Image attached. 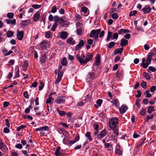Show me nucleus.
<instances>
[{
	"label": "nucleus",
	"mask_w": 156,
	"mask_h": 156,
	"mask_svg": "<svg viewBox=\"0 0 156 156\" xmlns=\"http://www.w3.org/2000/svg\"><path fill=\"white\" fill-rule=\"evenodd\" d=\"M77 59L81 65L86 64L89 61L93 58V55L90 53H88L85 57V59L83 60L85 56L83 53L80 55L77 54L76 55Z\"/></svg>",
	"instance_id": "obj_1"
},
{
	"label": "nucleus",
	"mask_w": 156,
	"mask_h": 156,
	"mask_svg": "<svg viewBox=\"0 0 156 156\" xmlns=\"http://www.w3.org/2000/svg\"><path fill=\"white\" fill-rule=\"evenodd\" d=\"M118 119L116 117L112 118L109 121V127L112 129L116 128L118 123Z\"/></svg>",
	"instance_id": "obj_2"
},
{
	"label": "nucleus",
	"mask_w": 156,
	"mask_h": 156,
	"mask_svg": "<svg viewBox=\"0 0 156 156\" xmlns=\"http://www.w3.org/2000/svg\"><path fill=\"white\" fill-rule=\"evenodd\" d=\"M100 63L101 61L100 59V56L99 55H97L94 64H93L92 67L93 70L94 71H96V70L95 69V67H96L97 68H98V69H100V68L98 67L97 66L100 65Z\"/></svg>",
	"instance_id": "obj_3"
},
{
	"label": "nucleus",
	"mask_w": 156,
	"mask_h": 156,
	"mask_svg": "<svg viewBox=\"0 0 156 156\" xmlns=\"http://www.w3.org/2000/svg\"><path fill=\"white\" fill-rule=\"evenodd\" d=\"M40 47L42 50H45L49 46V43L47 40L42 41L40 44Z\"/></svg>",
	"instance_id": "obj_4"
},
{
	"label": "nucleus",
	"mask_w": 156,
	"mask_h": 156,
	"mask_svg": "<svg viewBox=\"0 0 156 156\" xmlns=\"http://www.w3.org/2000/svg\"><path fill=\"white\" fill-rule=\"evenodd\" d=\"M66 17L65 16H62L60 19L59 23L63 27H65V26L69 24L68 22L65 20Z\"/></svg>",
	"instance_id": "obj_5"
},
{
	"label": "nucleus",
	"mask_w": 156,
	"mask_h": 156,
	"mask_svg": "<svg viewBox=\"0 0 156 156\" xmlns=\"http://www.w3.org/2000/svg\"><path fill=\"white\" fill-rule=\"evenodd\" d=\"M65 101V97L64 96H62L57 97L55 101L56 103L60 104L61 103L64 102Z\"/></svg>",
	"instance_id": "obj_6"
},
{
	"label": "nucleus",
	"mask_w": 156,
	"mask_h": 156,
	"mask_svg": "<svg viewBox=\"0 0 156 156\" xmlns=\"http://www.w3.org/2000/svg\"><path fill=\"white\" fill-rule=\"evenodd\" d=\"M106 134V130H103L100 132L99 134L97 135L96 138L98 140H101Z\"/></svg>",
	"instance_id": "obj_7"
},
{
	"label": "nucleus",
	"mask_w": 156,
	"mask_h": 156,
	"mask_svg": "<svg viewBox=\"0 0 156 156\" xmlns=\"http://www.w3.org/2000/svg\"><path fill=\"white\" fill-rule=\"evenodd\" d=\"M70 137H68L66 136H65L63 140V143L65 144H73L72 143V140H70L69 139Z\"/></svg>",
	"instance_id": "obj_8"
},
{
	"label": "nucleus",
	"mask_w": 156,
	"mask_h": 156,
	"mask_svg": "<svg viewBox=\"0 0 156 156\" xmlns=\"http://www.w3.org/2000/svg\"><path fill=\"white\" fill-rule=\"evenodd\" d=\"M17 36L18 39L19 40H21L23 37V31H19L18 30H17Z\"/></svg>",
	"instance_id": "obj_9"
},
{
	"label": "nucleus",
	"mask_w": 156,
	"mask_h": 156,
	"mask_svg": "<svg viewBox=\"0 0 156 156\" xmlns=\"http://www.w3.org/2000/svg\"><path fill=\"white\" fill-rule=\"evenodd\" d=\"M151 9V8L150 7V6L146 5L143 8L142 10L144 13L147 14V13H150Z\"/></svg>",
	"instance_id": "obj_10"
},
{
	"label": "nucleus",
	"mask_w": 156,
	"mask_h": 156,
	"mask_svg": "<svg viewBox=\"0 0 156 156\" xmlns=\"http://www.w3.org/2000/svg\"><path fill=\"white\" fill-rule=\"evenodd\" d=\"M128 108V107L125 105H122L119 109V111L120 113L121 114H123L125 113Z\"/></svg>",
	"instance_id": "obj_11"
},
{
	"label": "nucleus",
	"mask_w": 156,
	"mask_h": 156,
	"mask_svg": "<svg viewBox=\"0 0 156 156\" xmlns=\"http://www.w3.org/2000/svg\"><path fill=\"white\" fill-rule=\"evenodd\" d=\"M115 153L118 155H122V148L117 145L115 148Z\"/></svg>",
	"instance_id": "obj_12"
},
{
	"label": "nucleus",
	"mask_w": 156,
	"mask_h": 156,
	"mask_svg": "<svg viewBox=\"0 0 156 156\" xmlns=\"http://www.w3.org/2000/svg\"><path fill=\"white\" fill-rule=\"evenodd\" d=\"M63 74L62 71H59L58 72V77L56 79V81L55 82V83H58L60 82L62 76Z\"/></svg>",
	"instance_id": "obj_13"
},
{
	"label": "nucleus",
	"mask_w": 156,
	"mask_h": 156,
	"mask_svg": "<svg viewBox=\"0 0 156 156\" xmlns=\"http://www.w3.org/2000/svg\"><path fill=\"white\" fill-rule=\"evenodd\" d=\"M60 37L62 39H65L68 37V34L67 32L64 31L61 32Z\"/></svg>",
	"instance_id": "obj_14"
},
{
	"label": "nucleus",
	"mask_w": 156,
	"mask_h": 156,
	"mask_svg": "<svg viewBox=\"0 0 156 156\" xmlns=\"http://www.w3.org/2000/svg\"><path fill=\"white\" fill-rule=\"evenodd\" d=\"M84 44V42L83 40H81L79 44L76 46L75 50L77 51L79 50V48H80L82 47L83 46Z\"/></svg>",
	"instance_id": "obj_15"
},
{
	"label": "nucleus",
	"mask_w": 156,
	"mask_h": 156,
	"mask_svg": "<svg viewBox=\"0 0 156 156\" xmlns=\"http://www.w3.org/2000/svg\"><path fill=\"white\" fill-rule=\"evenodd\" d=\"M48 127L47 126H45L41 127H39L38 128H36L35 129L36 131H42L43 130L44 131H48Z\"/></svg>",
	"instance_id": "obj_16"
},
{
	"label": "nucleus",
	"mask_w": 156,
	"mask_h": 156,
	"mask_svg": "<svg viewBox=\"0 0 156 156\" xmlns=\"http://www.w3.org/2000/svg\"><path fill=\"white\" fill-rule=\"evenodd\" d=\"M128 44V40L125 39L124 38H122L121 40V43L120 44L121 46L122 47H124Z\"/></svg>",
	"instance_id": "obj_17"
},
{
	"label": "nucleus",
	"mask_w": 156,
	"mask_h": 156,
	"mask_svg": "<svg viewBox=\"0 0 156 156\" xmlns=\"http://www.w3.org/2000/svg\"><path fill=\"white\" fill-rule=\"evenodd\" d=\"M6 22L8 24H11L15 25L16 24V20L15 19H13L12 20L9 19H7L6 20Z\"/></svg>",
	"instance_id": "obj_18"
},
{
	"label": "nucleus",
	"mask_w": 156,
	"mask_h": 156,
	"mask_svg": "<svg viewBox=\"0 0 156 156\" xmlns=\"http://www.w3.org/2000/svg\"><path fill=\"white\" fill-rule=\"evenodd\" d=\"M118 32L119 34H121L122 33H130V31L128 30L121 29L120 30L118 31Z\"/></svg>",
	"instance_id": "obj_19"
},
{
	"label": "nucleus",
	"mask_w": 156,
	"mask_h": 156,
	"mask_svg": "<svg viewBox=\"0 0 156 156\" xmlns=\"http://www.w3.org/2000/svg\"><path fill=\"white\" fill-rule=\"evenodd\" d=\"M91 93L88 94L86 96H85L84 98H85L84 99V101L86 102H87L90 101L91 99Z\"/></svg>",
	"instance_id": "obj_20"
},
{
	"label": "nucleus",
	"mask_w": 156,
	"mask_h": 156,
	"mask_svg": "<svg viewBox=\"0 0 156 156\" xmlns=\"http://www.w3.org/2000/svg\"><path fill=\"white\" fill-rule=\"evenodd\" d=\"M46 58L47 56L45 54L42 55L40 58V61L42 63H44L46 61Z\"/></svg>",
	"instance_id": "obj_21"
},
{
	"label": "nucleus",
	"mask_w": 156,
	"mask_h": 156,
	"mask_svg": "<svg viewBox=\"0 0 156 156\" xmlns=\"http://www.w3.org/2000/svg\"><path fill=\"white\" fill-rule=\"evenodd\" d=\"M40 16V14L38 12H36L34 14L33 17V20L36 21L37 20Z\"/></svg>",
	"instance_id": "obj_22"
},
{
	"label": "nucleus",
	"mask_w": 156,
	"mask_h": 156,
	"mask_svg": "<svg viewBox=\"0 0 156 156\" xmlns=\"http://www.w3.org/2000/svg\"><path fill=\"white\" fill-rule=\"evenodd\" d=\"M89 75L90 76V78L93 80L95 79L97 77L96 76L95 73L93 72H89L88 73Z\"/></svg>",
	"instance_id": "obj_23"
},
{
	"label": "nucleus",
	"mask_w": 156,
	"mask_h": 156,
	"mask_svg": "<svg viewBox=\"0 0 156 156\" xmlns=\"http://www.w3.org/2000/svg\"><path fill=\"white\" fill-rule=\"evenodd\" d=\"M53 100L54 99L52 97H51V96H49L48 98L46 100V103L47 104H49L50 105H51L52 104V101H53Z\"/></svg>",
	"instance_id": "obj_24"
},
{
	"label": "nucleus",
	"mask_w": 156,
	"mask_h": 156,
	"mask_svg": "<svg viewBox=\"0 0 156 156\" xmlns=\"http://www.w3.org/2000/svg\"><path fill=\"white\" fill-rule=\"evenodd\" d=\"M67 42L68 43L71 44L73 45L75 43V41L73 40L72 38H69L67 40Z\"/></svg>",
	"instance_id": "obj_25"
},
{
	"label": "nucleus",
	"mask_w": 156,
	"mask_h": 156,
	"mask_svg": "<svg viewBox=\"0 0 156 156\" xmlns=\"http://www.w3.org/2000/svg\"><path fill=\"white\" fill-rule=\"evenodd\" d=\"M67 59H66V58L65 57H64L62 58V59L61 61V64L63 66H65L67 64Z\"/></svg>",
	"instance_id": "obj_26"
},
{
	"label": "nucleus",
	"mask_w": 156,
	"mask_h": 156,
	"mask_svg": "<svg viewBox=\"0 0 156 156\" xmlns=\"http://www.w3.org/2000/svg\"><path fill=\"white\" fill-rule=\"evenodd\" d=\"M60 147H58L56 149V150L55 152V154L56 156H59L60 155Z\"/></svg>",
	"instance_id": "obj_27"
},
{
	"label": "nucleus",
	"mask_w": 156,
	"mask_h": 156,
	"mask_svg": "<svg viewBox=\"0 0 156 156\" xmlns=\"http://www.w3.org/2000/svg\"><path fill=\"white\" fill-rule=\"evenodd\" d=\"M14 33L12 31H8L6 33V35L8 37H11L13 35Z\"/></svg>",
	"instance_id": "obj_28"
},
{
	"label": "nucleus",
	"mask_w": 156,
	"mask_h": 156,
	"mask_svg": "<svg viewBox=\"0 0 156 156\" xmlns=\"http://www.w3.org/2000/svg\"><path fill=\"white\" fill-rule=\"evenodd\" d=\"M154 107L153 106H150L148 107V108L147 112L149 114H151L152 112L154 111Z\"/></svg>",
	"instance_id": "obj_29"
},
{
	"label": "nucleus",
	"mask_w": 156,
	"mask_h": 156,
	"mask_svg": "<svg viewBox=\"0 0 156 156\" xmlns=\"http://www.w3.org/2000/svg\"><path fill=\"white\" fill-rule=\"evenodd\" d=\"M85 136L87 137L90 141H91L92 140V138L91 136L90 133V132H87L85 134Z\"/></svg>",
	"instance_id": "obj_30"
},
{
	"label": "nucleus",
	"mask_w": 156,
	"mask_h": 156,
	"mask_svg": "<svg viewBox=\"0 0 156 156\" xmlns=\"http://www.w3.org/2000/svg\"><path fill=\"white\" fill-rule=\"evenodd\" d=\"M57 112H58L59 115L61 116L65 115L66 114V112L64 111L57 110Z\"/></svg>",
	"instance_id": "obj_31"
},
{
	"label": "nucleus",
	"mask_w": 156,
	"mask_h": 156,
	"mask_svg": "<svg viewBox=\"0 0 156 156\" xmlns=\"http://www.w3.org/2000/svg\"><path fill=\"white\" fill-rule=\"evenodd\" d=\"M115 45V43L114 42L112 41L110 42L108 45V48H111L114 47Z\"/></svg>",
	"instance_id": "obj_32"
},
{
	"label": "nucleus",
	"mask_w": 156,
	"mask_h": 156,
	"mask_svg": "<svg viewBox=\"0 0 156 156\" xmlns=\"http://www.w3.org/2000/svg\"><path fill=\"white\" fill-rule=\"evenodd\" d=\"M51 36V33L50 31L47 32L45 34V37L46 38H50Z\"/></svg>",
	"instance_id": "obj_33"
},
{
	"label": "nucleus",
	"mask_w": 156,
	"mask_h": 156,
	"mask_svg": "<svg viewBox=\"0 0 156 156\" xmlns=\"http://www.w3.org/2000/svg\"><path fill=\"white\" fill-rule=\"evenodd\" d=\"M57 26V24L56 23H55L53 25L51 28V31H54L55 30V29Z\"/></svg>",
	"instance_id": "obj_34"
},
{
	"label": "nucleus",
	"mask_w": 156,
	"mask_h": 156,
	"mask_svg": "<svg viewBox=\"0 0 156 156\" xmlns=\"http://www.w3.org/2000/svg\"><path fill=\"white\" fill-rule=\"evenodd\" d=\"M29 23V21L28 20H25L23 21L22 23V25L24 27H25L28 25Z\"/></svg>",
	"instance_id": "obj_35"
},
{
	"label": "nucleus",
	"mask_w": 156,
	"mask_h": 156,
	"mask_svg": "<svg viewBox=\"0 0 156 156\" xmlns=\"http://www.w3.org/2000/svg\"><path fill=\"white\" fill-rule=\"evenodd\" d=\"M111 103L113 104L115 107H117V100L116 99H113L111 101Z\"/></svg>",
	"instance_id": "obj_36"
},
{
	"label": "nucleus",
	"mask_w": 156,
	"mask_h": 156,
	"mask_svg": "<svg viewBox=\"0 0 156 156\" xmlns=\"http://www.w3.org/2000/svg\"><path fill=\"white\" fill-rule=\"evenodd\" d=\"M7 16L9 19L12 18L14 16V14L12 12L8 13L7 14Z\"/></svg>",
	"instance_id": "obj_37"
},
{
	"label": "nucleus",
	"mask_w": 156,
	"mask_h": 156,
	"mask_svg": "<svg viewBox=\"0 0 156 156\" xmlns=\"http://www.w3.org/2000/svg\"><path fill=\"white\" fill-rule=\"evenodd\" d=\"M105 147L108 148H112V144L110 143H105Z\"/></svg>",
	"instance_id": "obj_38"
},
{
	"label": "nucleus",
	"mask_w": 156,
	"mask_h": 156,
	"mask_svg": "<svg viewBox=\"0 0 156 156\" xmlns=\"http://www.w3.org/2000/svg\"><path fill=\"white\" fill-rule=\"evenodd\" d=\"M80 139V137L78 135H77V136H76L75 138V140H72V143L74 144L76 142L78 141Z\"/></svg>",
	"instance_id": "obj_39"
},
{
	"label": "nucleus",
	"mask_w": 156,
	"mask_h": 156,
	"mask_svg": "<svg viewBox=\"0 0 156 156\" xmlns=\"http://www.w3.org/2000/svg\"><path fill=\"white\" fill-rule=\"evenodd\" d=\"M96 35V33L95 32V30H92L90 34V37H93L94 35Z\"/></svg>",
	"instance_id": "obj_40"
},
{
	"label": "nucleus",
	"mask_w": 156,
	"mask_h": 156,
	"mask_svg": "<svg viewBox=\"0 0 156 156\" xmlns=\"http://www.w3.org/2000/svg\"><path fill=\"white\" fill-rule=\"evenodd\" d=\"M144 76L147 79L149 80L151 78L150 76L147 73H144Z\"/></svg>",
	"instance_id": "obj_41"
},
{
	"label": "nucleus",
	"mask_w": 156,
	"mask_h": 156,
	"mask_svg": "<svg viewBox=\"0 0 156 156\" xmlns=\"http://www.w3.org/2000/svg\"><path fill=\"white\" fill-rule=\"evenodd\" d=\"M112 17L113 19L116 20L118 18V16L117 13H114L112 15Z\"/></svg>",
	"instance_id": "obj_42"
},
{
	"label": "nucleus",
	"mask_w": 156,
	"mask_h": 156,
	"mask_svg": "<svg viewBox=\"0 0 156 156\" xmlns=\"http://www.w3.org/2000/svg\"><path fill=\"white\" fill-rule=\"evenodd\" d=\"M57 11V7L55 6H54L52 7L51 8V12L52 13H55Z\"/></svg>",
	"instance_id": "obj_43"
},
{
	"label": "nucleus",
	"mask_w": 156,
	"mask_h": 156,
	"mask_svg": "<svg viewBox=\"0 0 156 156\" xmlns=\"http://www.w3.org/2000/svg\"><path fill=\"white\" fill-rule=\"evenodd\" d=\"M32 6L34 9H37L40 8L41 7V5L34 4Z\"/></svg>",
	"instance_id": "obj_44"
},
{
	"label": "nucleus",
	"mask_w": 156,
	"mask_h": 156,
	"mask_svg": "<svg viewBox=\"0 0 156 156\" xmlns=\"http://www.w3.org/2000/svg\"><path fill=\"white\" fill-rule=\"evenodd\" d=\"M26 126L24 125H21V126H19L17 128V130L18 131H20L22 129H23L25 127H26Z\"/></svg>",
	"instance_id": "obj_45"
},
{
	"label": "nucleus",
	"mask_w": 156,
	"mask_h": 156,
	"mask_svg": "<svg viewBox=\"0 0 156 156\" xmlns=\"http://www.w3.org/2000/svg\"><path fill=\"white\" fill-rule=\"evenodd\" d=\"M146 113V110L144 108H142L141 111L140 112V114L144 116Z\"/></svg>",
	"instance_id": "obj_46"
},
{
	"label": "nucleus",
	"mask_w": 156,
	"mask_h": 156,
	"mask_svg": "<svg viewBox=\"0 0 156 156\" xmlns=\"http://www.w3.org/2000/svg\"><path fill=\"white\" fill-rule=\"evenodd\" d=\"M97 104L99 106H100L102 103V100L101 99H98L97 101Z\"/></svg>",
	"instance_id": "obj_47"
},
{
	"label": "nucleus",
	"mask_w": 156,
	"mask_h": 156,
	"mask_svg": "<svg viewBox=\"0 0 156 156\" xmlns=\"http://www.w3.org/2000/svg\"><path fill=\"white\" fill-rule=\"evenodd\" d=\"M123 74L122 71L120 70H119L116 72V75L117 76H122Z\"/></svg>",
	"instance_id": "obj_48"
},
{
	"label": "nucleus",
	"mask_w": 156,
	"mask_h": 156,
	"mask_svg": "<svg viewBox=\"0 0 156 156\" xmlns=\"http://www.w3.org/2000/svg\"><path fill=\"white\" fill-rule=\"evenodd\" d=\"M145 94H146V97L147 98H150L151 96V94L150 93V92L148 90H146Z\"/></svg>",
	"instance_id": "obj_49"
},
{
	"label": "nucleus",
	"mask_w": 156,
	"mask_h": 156,
	"mask_svg": "<svg viewBox=\"0 0 156 156\" xmlns=\"http://www.w3.org/2000/svg\"><path fill=\"white\" fill-rule=\"evenodd\" d=\"M137 13V11L136 10H134L133 12H130L129 15L130 16H132L135 15Z\"/></svg>",
	"instance_id": "obj_50"
},
{
	"label": "nucleus",
	"mask_w": 156,
	"mask_h": 156,
	"mask_svg": "<svg viewBox=\"0 0 156 156\" xmlns=\"http://www.w3.org/2000/svg\"><path fill=\"white\" fill-rule=\"evenodd\" d=\"M147 83L146 82L143 81L141 83V85L143 88H146Z\"/></svg>",
	"instance_id": "obj_51"
},
{
	"label": "nucleus",
	"mask_w": 156,
	"mask_h": 156,
	"mask_svg": "<svg viewBox=\"0 0 156 156\" xmlns=\"http://www.w3.org/2000/svg\"><path fill=\"white\" fill-rule=\"evenodd\" d=\"M77 33L78 34L80 35L82 33V30L81 28H80L77 29Z\"/></svg>",
	"instance_id": "obj_52"
},
{
	"label": "nucleus",
	"mask_w": 156,
	"mask_h": 156,
	"mask_svg": "<svg viewBox=\"0 0 156 156\" xmlns=\"http://www.w3.org/2000/svg\"><path fill=\"white\" fill-rule=\"evenodd\" d=\"M54 21H55L56 22L59 21L60 20V18H59V17L57 16H54Z\"/></svg>",
	"instance_id": "obj_53"
},
{
	"label": "nucleus",
	"mask_w": 156,
	"mask_h": 156,
	"mask_svg": "<svg viewBox=\"0 0 156 156\" xmlns=\"http://www.w3.org/2000/svg\"><path fill=\"white\" fill-rule=\"evenodd\" d=\"M149 69L151 71L153 72H154L156 71V69L152 66H149Z\"/></svg>",
	"instance_id": "obj_54"
},
{
	"label": "nucleus",
	"mask_w": 156,
	"mask_h": 156,
	"mask_svg": "<svg viewBox=\"0 0 156 156\" xmlns=\"http://www.w3.org/2000/svg\"><path fill=\"white\" fill-rule=\"evenodd\" d=\"M23 94L24 97L25 98H27L29 97L27 91H25L23 93Z\"/></svg>",
	"instance_id": "obj_55"
},
{
	"label": "nucleus",
	"mask_w": 156,
	"mask_h": 156,
	"mask_svg": "<svg viewBox=\"0 0 156 156\" xmlns=\"http://www.w3.org/2000/svg\"><path fill=\"white\" fill-rule=\"evenodd\" d=\"M87 8L85 6H83L81 8L82 11L84 13L86 12H87Z\"/></svg>",
	"instance_id": "obj_56"
},
{
	"label": "nucleus",
	"mask_w": 156,
	"mask_h": 156,
	"mask_svg": "<svg viewBox=\"0 0 156 156\" xmlns=\"http://www.w3.org/2000/svg\"><path fill=\"white\" fill-rule=\"evenodd\" d=\"M59 124L62 125L63 127H65L66 128H67L68 127V126L66 123H63L62 122H60V123H59Z\"/></svg>",
	"instance_id": "obj_57"
},
{
	"label": "nucleus",
	"mask_w": 156,
	"mask_h": 156,
	"mask_svg": "<svg viewBox=\"0 0 156 156\" xmlns=\"http://www.w3.org/2000/svg\"><path fill=\"white\" fill-rule=\"evenodd\" d=\"M152 58L150 56H148L147 58V62L150 64L151 63Z\"/></svg>",
	"instance_id": "obj_58"
},
{
	"label": "nucleus",
	"mask_w": 156,
	"mask_h": 156,
	"mask_svg": "<svg viewBox=\"0 0 156 156\" xmlns=\"http://www.w3.org/2000/svg\"><path fill=\"white\" fill-rule=\"evenodd\" d=\"M137 93H138L137 94H136V98H140L141 96V91L140 90H138L137 91Z\"/></svg>",
	"instance_id": "obj_59"
},
{
	"label": "nucleus",
	"mask_w": 156,
	"mask_h": 156,
	"mask_svg": "<svg viewBox=\"0 0 156 156\" xmlns=\"http://www.w3.org/2000/svg\"><path fill=\"white\" fill-rule=\"evenodd\" d=\"M16 147L19 149H21L22 148V146L20 144H18L16 145Z\"/></svg>",
	"instance_id": "obj_60"
},
{
	"label": "nucleus",
	"mask_w": 156,
	"mask_h": 156,
	"mask_svg": "<svg viewBox=\"0 0 156 156\" xmlns=\"http://www.w3.org/2000/svg\"><path fill=\"white\" fill-rule=\"evenodd\" d=\"M118 37V34L117 33H115L113 36V39H117Z\"/></svg>",
	"instance_id": "obj_61"
},
{
	"label": "nucleus",
	"mask_w": 156,
	"mask_h": 156,
	"mask_svg": "<svg viewBox=\"0 0 156 156\" xmlns=\"http://www.w3.org/2000/svg\"><path fill=\"white\" fill-rule=\"evenodd\" d=\"M94 129L95 130H98L99 128V125L98 124H95L94 126Z\"/></svg>",
	"instance_id": "obj_62"
},
{
	"label": "nucleus",
	"mask_w": 156,
	"mask_h": 156,
	"mask_svg": "<svg viewBox=\"0 0 156 156\" xmlns=\"http://www.w3.org/2000/svg\"><path fill=\"white\" fill-rule=\"evenodd\" d=\"M99 117L102 119V120H103L105 117L104 114L103 112H101L99 114Z\"/></svg>",
	"instance_id": "obj_63"
},
{
	"label": "nucleus",
	"mask_w": 156,
	"mask_h": 156,
	"mask_svg": "<svg viewBox=\"0 0 156 156\" xmlns=\"http://www.w3.org/2000/svg\"><path fill=\"white\" fill-rule=\"evenodd\" d=\"M114 133V136H117L118 135L119 132L117 129H114L113 131Z\"/></svg>",
	"instance_id": "obj_64"
}]
</instances>
